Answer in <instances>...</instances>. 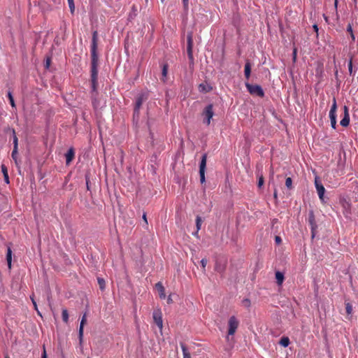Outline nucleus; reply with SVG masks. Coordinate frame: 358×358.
Returning a JSON list of instances; mask_svg holds the SVG:
<instances>
[{
  "label": "nucleus",
  "mask_w": 358,
  "mask_h": 358,
  "mask_svg": "<svg viewBox=\"0 0 358 358\" xmlns=\"http://www.w3.org/2000/svg\"><path fill=\"white\" fill-rule=\"evenodd\" d=\"M97 41L98 32L94 31L92 33V45H91V83L92 91H96L97 79H98V62L99 57L97 55Z\"/></svg>",
  "instance_id": "f257e3e1"
},
{
  "label": "nucleus",
  "mask_w": 358,
  "mask_h": 358,
  "mask_svg": "<svg viewBox=\"0 0 358 358\" xmlns=\"http://www.w3.org/2000/svg\"><path fill=\"white\" fill-rule=\"evenodd\" d=\"M214 115L213 105L209 103L203 110L201 116L203 117V122L208 126L210 124L211 119Z\"/></svg>",
  "instance_id": "f03ea898"
},
{
  "label": "nucleus",
  "mask_w": 358,
  "mask_h": 358,
  "mask_svg": "<svg viewBox=\"0 0 358 358\" xmlns=\"http://www.w3.org/2000/svg\"><path fill=\"white\" fill-rule=\"evenodd\" d=\"M245 87L251 94L257 95L259 97H263L264 96L262 87L259 85H252L249 83H245Z\"/></svg>",
  "instance_id": "7ed1b4c3"
},
{
  "label": "nucleus",
  "mask_w": 358,
  "mask_h": 358,
  "mask_svg": "<svg viewBox=\"0 0 358 358\" xmlns=\"http://www.w3.org/2000/svg\"><path fill=\"white\" fill-rule=\"evenodd\" d=\"M308 224L310 227L311 230V237L314 238L316 235L317 224L315 221V217L314 215V211L313 210H309L308 212Z\"/></svg>",
  "instance_id": "20e7f679"
},
{
  "label": "nucleus",
  "mask_w": 358,
  "mask_h": 358,
  "mask_svg": "<svg viewBox=\"0 0 358 358\" xmlns=\"http://www.w3.org/2000/svg\"><path fill=\"white\" fill-rule=\"evenodd\" d=\"M336 100L335 98L333 99V103L329 111V118L331 121V127L335 129L336 128Z\"/></svg>",
  "instance_id": "39448f33"
},
{
  "label": "nucleus",
  "mask_w": 358,
  "mask_h": 358,
  "mask_svg": "<svg viewBox=\"0 0 358 358\" xmlns=\"http://www.w3.org/2000/svg\"><path fill=\"white\" fill-rule=\"evenodd\" d=\"M239 322L235 316L229 317L228 321V336H233L238 329Z\"/></svg>",
  "instance_id": "423d86ee"
},
{
  "label": "nucleus",
  "mask_w": 358,
  "mask_h": 358,
  "mask_svg": "<svg viewBox=\"0 0 358 358\" xmlns=\"http://www.w3.org/2000/svg\"><path fill=\"white\" fill-rule=\"evenodd\" d=\"M207 155L203 154L199 164L200 182L203 184L206 181L205 171L206 167Z\"/></svg>",
  "instance_id": "0eeeda50"
},
{
  "label": "nucleus",
  "mask_w": 358,
  "mask_h": 358,
  "mask_svg": "<svg viewBox=\"0 0 358 358\" xmlns=\"http://www.w3.org/2000/svg\"><path fill=\"white\" fill-rule=\"evenodd\" d=\"M147 99V95L145 94H139L136 100L135 107L134 109V115L138 116L140 108L143 103V101Z\"/></svg>",
  "instance_id": "6e6552de"
},
{
  "label": "nucleus",
  "mask_w": 358,
  "mask_h": 358,
  "mask_svg": "<svg viewBox=\"0 0 358 358\" xmlns=\"http://www.w3.org/2000/svg\"><path fill=\"white\" fill-rule=\"evenodd\" d=\"M187 55L190 61L193 62L194 57H193V35L192 32H189L187 35Z\"/></svg>",
  "instance_id": "1a4fd4ad"
},
{
  "label": "nucleus",
  "mask_w": 358,
  "mask_h": 358,
  "mask_svg": "<svg viewBox=\"0 0 358 358\" xmlns=\"http://www.w3.org/2000/svg\"><path fill=\"white\" fill-rule=\"evenodd\" d=\"M315 186L317 189V194H318L320 201L322 203H325V201H324L325 188L317 178H316L315 180Z\"/></svg>",
  "instance_id": "9d476101"
},
{
  "label": "nucleus",
  "mask_w": 358,
  "mask_h": 358,
  "mask_svg": "<svg viewBox=\"0 0 358 358\" xmlns=\"http://www.w3.org/2000/svg\"><path fill=\"white\" fill-rule=\"evenodd\" d=\"M153 320L157 327L162 329L163 327V321H162V314L160 309H157L154 310L153 314Z\"/></svg>",
  "instance_id": "9b49d317"
},
{
  "label": "nucleus",
  "mask_w": 358,
  "mask_h": 358,
  "mask_svg": "<svg viewBox=\"0 0 358 358\" xmlns=\"http://www.w3.org/2000/svg\"><path fill=\"white\" fill-rule=\"evenodd\" d=\"M87 315L85 313L81 319L79 330H78V338H79V344L80 346L83 345V331H84V325L87 322Z\"/></svg>",
  "instance_id": "f8f14e48"
},
{
  "label": "nucleus",
  "mask_w": 358,
  "mask_h": 358,
  "mask_svg": "<svg viewBox=\"0 0 358 358\" xmlns=\"http://www.w3.org/2000/svg\"><path fill=\"white\" fill-rule=\"evenodd\" d=\"M350 124V115H349V109L347 106H343V117L340 122V124L342 127H346Z\"/></svg>",
  "instance_id": "ddd939ff"
},
{
  "label": "nucleus",
  "mask_w": 358,
  "mask_h": 358,
  "mask_svg": "<svg viewBox=\"0 0 358 358\" xmlns=\"http://www.w3.org/2000/svg\"><path fill=\"white\" fill-rule=\"evenodd\" d=\"M324 72V64L321 61L316 62L315 75L317 77H322Z\"/></svg>",
  "instance_id": "4468645a"
},
{
  "label": "nucleus",
  "mask_w": 358,
  "mask_h": 358,
  "mask_svg": "<svg viewBox=\"0 0 358 358\" xmlns=\"http://www.w3.org/2000/svg\"><path fill=\"white\" fill-rule=\"evenodd\" d=\"M155 287L159 292V298L164 299L166 298L165 289L161 282H158L155 285Z\"/></svg>",
  "instance_id": "2eb2a0df"
},
{
  "label": "nucleus",
  "mask_w": 358,
  "mask_h": 358,
  "mask_svg": "<svg viewBox=\"0 0 358 358\" xmlns=\"http://www.w3.org/2000/svg\"><path fill=\"white\" fill-rule=\"evenodd\" d=\"M74 150L73 148H71L65 155L66 157V164H69L70 162L73 160L74 157Z\"/></svg>",
  "instance_id": "dca6fc26"
},
{
  "label": "nucleus",
  "mask_w": 358,
  "mask_h": 358,
  "mask_svg": "<svg viewBox=\"0 0 358 358\" xmlns=\"http://www.w3.org/2000/svg\"><path fill=\"white\" fill-rule=\"evenodd\" d=\"M275 279H276V282L278 284V285L280 286L282 285L283 281H284V279H285V277H284V273L278 271L275 272Z\"/></svg>",
  "instance_id": "f3484780"
},
{
  "label": "nucleus",
  "mask_w": 358,
  "mask_h": 358,
  "mask_svg": "<svg viewBox=\"0 0 358 358\" xmlns=\"http://www.w3.org/2000/svg\"><path fill=\"white\" fill-rule=\"evenodd\" d=\"M244 73H245V77L247 79H249L250 77V73H251V64L248 60L246 61L245 64Z\"/></svg>",
  "instance_id": "a211bd4d"
},
{
  "label": "nucleus",
  "mask_w": 358,
  "mask_h": 358,
  "mask_svg": "<svg viewBox=\"0 0 358 358\" xmlns=\"http://www.w3.org/2000/svg\"><path fill=\"white\" fill-rule=\"evenodd\" d=\"M6 261H7V263H8V268H11L12 250H11L10 247H8V248H7Z\"/></svg>",
  "instance_id": "6ab92c4d"
},
{
  "label": "nucleus",
  "mask_w": 358,
  "mask_h": 358,
  "mask_svg": "<svg viewBox=\"0 0 358 358\" xmlns=\"http://www.w3.org/2000/svg\"><path fill=\"white\" fill-rule=\"evenodd\" d=\"M201 224H202V219L200 216L197 215L196 217V231L193 233L194 236H196L198 235L199 231L201 229Z\"/></svg>",
  "instance_id": "aec40b11"
},
{
  "label": "nucleus",
  "mask_w": 358,
  "mask_h": 358,
  "mask_svg": "<svg viewBox=\"0 0 358 358\" xmlns=\"http://www.w3.org/2000/svg\"><path fill=\"white\" fill-rule=\"evenodd\" d=\"M211 90H212V87L208 85L201 83L199 85V90L200 92H208Z\"/></svg>",
  "instance_id": "412c9836"
},
{
  "label": "nucleus",
  "mask_w": 358,
  "mask_h": 358,
  "mask_svg": "<svg viewBox=\"0 0 358 358\" xmlns=\"http://www.w3.org/2000/svg\"><path fill=\"white\" fill-rule=\"evenodd\" d=\"M180 347L183 354V358H191L190 353L189 352L186 345L183 343H180Z\"/></svg>",
  "instance_id": "4be33fe9"
},
{
  "label": "nucleus",
  "mask_w": 358,
  "mask_h": 358,
  "mask_svg": "<svg viewBox=\"0 0 358 358\" xmlns=\"http://www.w3.org/2000/svg\"><path fill=\"white\" fill-rule=\"evenodd\" d=\"M1 168V171L3 174L4 180L6 184H8L9 183V177H8V174L7 168L4 164H2Z\"/></svg>",
  "instance_id": "5701e85b"
},
{
  "label": "nucleus",
  "mask_w": 358,
  "mask_h": 358,
  "mask_svg": "<svg viewBox=\"0 0 358 358\" xmlns=\"http://www.w3.org/2000/svg\"><path fill=\"white\" fill-rule=\"evenodd\" d=\"M13 138V148L18 149V139L14 129H10Z\"/></svg>",
  "instance_id": "b1692460"
},
{
  "label": "nucleus",
  "mask_w": 358,
  "mask_h": 358,
  "mask_svg": "<svg viewBox=\"0 0 358 358\" xmlns=\"http://www.w3.org/2000/svg\"><path fill=\"white\" fill-rule=\"evenodd\" d=\"M279 343L282 346L286 348L289 345L290 341L288 337H282L281 339L280 340Z\"/></svg>",
  "instance_id": "393cba45"
},
{
  "label": "nucleus",
  "mask_w": 358,
  "mask_h": 358,
  "mask_svg": "<svg viewBox=\"0 0 358 358\" xmlns=\"http://www.w3.org/2000/svg\"><path fill=\"white\" fill-rule=\"evenodd\" d=\"M62 316L64 322L67 323L69 321V313L66 308L62 310Z\"/></svg>",
  "instance_id": "a878e982"
},
{
  "label": "nucleus",
  "mask_w": 358,
  "mask_h": 358,
  "mask_svg": "<svg viewBox=\"0 0 358 358\" xmlns=\"http://www.w3.org/2000/svg\"><path fill=\"white\" fill-rule=\"evenodd\" d=\"M8 97L9 99V101H10V103L12 108H15L16 107V106H15V103L12 92L10 91H8Z\"/></svg>",
  "instance_id": "bb28decb"
},
{
  "label": "nucleus",
  "mask_w": 358,
  "mask_h": 358,
  "mask_svg": "<svg viewBox=\"0 0 358 358\" xmlns=\"http://www.w3.org/2000/svg\"><path fill=\"white\" fill-rule=\"evenodd\" d=\"M97 281L101 290H103L106 287L105 280L103 278H98Z\"/></svg>",
  "instance_id": "cd10ccee"
},
{
  "label": "nucleus",
  "mask_w": 358,
  "mask_h": 358,
  "mask_svg": "<svg viewBox=\"0 0 358 358\" xmlns=\"http://www.w3.org/2000/svg\"><path fill=\"white\" fill-rule=\"evenodd\" d=\"M285 185L287 189H292V180L290 177H288L286 178Z\"/></svg>",
  "instance_id": "c85d7f7f"
},
{
  "label": "nucleus",
  "mask_w": 358,
  "mask_h": 358,
  "mask_svg": "<svg viewBox=\"0 0 358 358\" xmlns=\"http://www.w3.org/2000/svg\"><path fill=\"white\" fill-rule=\"evenodd\" d=\"M241 303H242V305L247 308H249L251 306L250 300L248 298L243 299Z\"/></svg>",
  "instance_id": "c756f323"
},
{
  "label": "nucleus",
  "mask_w": 358,
  "mask_h": 358,
  "mask_svg": "<svg viewBox=\"0 0 358 358\" xmlns=\"http://www.w3.org/2000/svg\"><path fill=\"white\" fill-rule=\"evenodd\" d=\"M68 4L71 10V13L73 14L75 10V4H74V0H67Z\"/></svg>",
  "instance_id": "7c9ffc66"
},
{
  "label": "nucleus",
  "mask_w": 358,
  "mask_h": 358,
  "mask_svg": "<svg viewBox=\"0 0 358 358\" xmlns=\"http://www.w3.org/2000/svg\"><path fill=\"white\" fill-rule=\"evenodd\" d=\"M346 313L348 315H351L352 313V306L350 303L345 304Z\"/></svg>",
  "instance_id": "2f4dec72"
},
{
  "label": "nucleus",
  "mask_w": 358,
  "mask_h": 358,
  "mask_svg": "<svg viewBox=\"0 0 358 358\" xmlns=\"http://www.w3.org/2000/svg\"><path fill=\"white\" fill-rule=\"evenodd\" d=\"M162 76L164 78H166L167 76V73H168V64H165L163 65V67H162Z\"/></svg>",
  "instance_id": "473e14b6"
},
{
  "label": "nucleus",
  "mask_w": 358,
  "mask_h": 358,
  "mask_svg": "<svg viewBox=\"0 0 358 358\" xmlns=\"http://www.w3.org/2000/svg\"><path fill=\"white\" fill-rule=\"evenodd\" d=\"M347 31L350 34V36L352 41H355V35L353 34L352 28L350 24H349L347 27Z\"/></svg>",
  "instance_id": "72a5a7b5"
},
{
  "label": "nucleus",
  "mask_w": 358,
  "mask_h": 358,
  "mask_svg": "<svg viewBox=\"0 0 358 358\" xmlns=\"http://www.w3.org/2000/svg\"><path fill=\"white\" fill-rule=\"evenodd\" d=\"M17 150H18V149L13 148L12 153H11V157L15 162H17Z\"/></svg>",
  "instance_id": "f704fd0d"
},
{
  "label": "nucleus",
  "mask_w": 358,
  "mask_h": 358,
  "mask_svg": "<svg viewBox=\"0 0 358 358\" xmlns=\"http://www.w3.org/2000/svg\"><path fill=\"white\" fill-rule=\"evenodd\" d=\"M185 10H188L189 8V0H182Z\"/></svg>",
  "instance_id": "c9c22d12"
},
{
  "label": "nucleus",
  "mask_w": 358,
  "mask_h": 358,
  "mask_svg": "<svg viewBox=\"0 0 358 358\" xmlns=\"http://www.w3.org/2000/svg\"><path fill=\"white\" fill-rule=\"evenodd\" d=\"M31 299L32 301V303H33L35 310L37 311L38 314L41 316V313L38 310L37 304H36V302L35 301V300L34 299V297L31 296Z\"/></svg>",
  "instance_id": "e433bc0d"
},
{
  "label": "nucleus",
  "mask_w": 358,
  "mask_h": 358,
  "mask_svg": "<svg viewBox=\"0 0 358 358\" xmlns=\"http://www.w3.org/2000/svg\"><path fill=\"white\" fill-rule=\"evenodd\" d=\"M201 264L203 270L205 271V268H206V264H207V259H202L201 260Z\"/></svg>",
  "instance_id": "4c0bfd02"
},
{
  "label": "nucleus",
  "mask_w": 358,
  "mask_h": 358,
  "mask_svg": "<svg viewBox=\"0 0 358 358\" xmlns=\"http://www.w3.org/2000/svg\"><path fill=\"white\" fill-rule=\"evenodd\" d=\"M348 70H349L350 73L351 74L352 72V59H350L349 61V63H348Z\"/></svg>",
  "instance_id": "58836bf2"
},
{
  "label": "nucleus",
  "mask_w": 358,
  "mask_h": 358,
  "mask_svg": "<svg viewBox=\"0 0 358 358\" xmlns=\"http://www.w3.org/2000/svg\"><path fill=\"white\" fill-rule=\"evenodd\" d=\"M263 184H264V178L262 176H261L258 180V187H261L263 185Z\"/></svg>",
  "instance_id": "ea45409f"
},
{
  "label": "nucleus",
  "mask_w": 358,
  "mask_h": 358,
  "mask_svg": "<svg viewBox=\"0 0 358 358\" xmlns=\"http://www.w3.org/2000/svg\"><path fill=\"white\" fill-rule=\"evenodd\" d=\"M292 59L293 62H296V49L294 48L292 52Z\"/></svg>",
  "instance_id": "a19ab883"
},
{
  "label": "nucleus",
  "mask_w": 358,
  "mask_h": 358,
  "mask_svg": "<svg viewBox=\"0 0 358 358\" xmlns=\"http://www.w3.org/2000/svg\"><path fill=\"white\" fill-rule=\"evenodd\" d=\"M41 358H47V354H46V351H45V348L44 345H43V353L41 355Z\"/></svg>",
  "instance_id": "79ce46f5"
},
{
  "label": "nucleus",
  "mask_w": 358,
  "mask_h": 358,
  "mask_svg": "<svg viewBox=\"0 0 358 358\" xmlns=\"http://www.w3.org/2000/svg\"><path fill=\"white\" fill-rule=\"evenodd\" d=\"M50 58H47L46 62H45V68L48 69L49 66H50Z\"/></svg>",
  "instance_id": "37998d69"
},
{
  "label": "nucleus",
  "mask_w": 358,
  "mask_h": 358,
  "mask_svg": "<svg viewBox=\"0 0 358 358\" xmlns=\"http://www.w3.org/2000/svg\"><path fill=\"white\" fill-rule=\"evenodd\" d=\"M143 220H144L145 224L148 225V220H147V217H146L145 213H144L143 215Z\"/></svg>",
  "instance_id": "c03bdc74"
},
{
  "label": "nucleus",
  "mask_w": 358,
  "mask_h": 358,
  "mask_svg": "<svg viewBox=\"0 0 358 358\" xmlns=\"http://www.w3.org/2000/svg\"><path fill=\"white\" fill-rule=\"evenodd\" d=\"M167 303L169 304L170 303H173V300H172V298H171V296L169 295L168 297H167Z\"/></svg>",
  "instance_id": "a18cd8bd"
},
{
  "label": "nucleus",
  "mask_w": 358,
  "mask_h": 358,
  "mask_svg": "<svg viewBox=\"0 0 358 358\" xmlns=\"http://www.w3.org/2000/svg\"><path fill=\"white\" fill-rule=\"evenodd\" d=\"M275 241L277 243H280L281 242V238L280 236H275Z\"/></svg>",
  "instance_id": "49530a36"
},
{
  "label": "nucleus",
  "mask_w": 358,
  "mask_h": 358,
  "mask_svg": "<svg viewBox=\"0 0 358 358\" xmlns=\"http://www.w3.org/2000/svg\"><path fill=\"white\" fill-rule=\"evenodd\" d=\"M353 3L356 9H358V0H353Z\"/></svg>",
  "instance_id": "de8ad7c7"
},
{
  "label": "nucleus",
  "mask_w": 358,
  "mask_h": 358,
  "mask_svg": "<svg viewBox=\"0 0 358 358\" xmlns=\"http://www.w3.org/2000/svg\"><path fill=\"white\" fill-rule=\"evenodd\" d=\"M86 185H87V189L89 190L90 187H89V180L88 179H86Z\"/></svg>",
  "instance_id": "09e8293b"
},
{
  "label": "nucleus",
  "mask_w": 358,
  "mask_h": 358,
  "mask_svg": "<svg viewBox=\"0 0 358 358\" xmlns=\"http://www.w3.org/2000/svg\"><path fill=\"white\" fill-rule=\"evenodd\" d=\"M313 29H314V30H315V31H318L317 25L314 24V25H313Z\"/></svg>",
  "instance_id": "8fccbe9b"
},
{
  "label": "nucleus",
  "mask_w": 358,
  "mask_h": 358,
  "mask_svg": "<svg viewBox=\"0 0 358 358\" xmlns=\"http://www.w3.org/2000/svg\"><path fill=\"white\" fill-rule=\"evenodd\" d=\"M337 4H338V0H335L334 6H335L336 8H337Z\"/></svg>",
  "instance_id": "3c124183"
},
{
  "label": "nucleus",
  "mask_w": 358,
  "mask_h": 358,
  "mask_svg": "<svg viewBox=\"0 0 358 358\" xmlns=\"http://www.w3.org/2000/svg\"><path fill=\"white\" fill-rule=\"evenodd\" d=\"M274 196L277 197V193L276 192H274Z\"/></svg>",
  "instance_id": "603ef678"
},
{
  "label": "nucleus",
  "mask_w": 358,
  "mask_h": 358,
  "mask_svg": "<svg viewBox=\"0 0 358 358\" xmlns=\"http://www.w3.org/2000/svg\"><path fill=\"white\" fill-rule=\"evenodd\" d=\"M5 358H9V357H8V355H6V356L5 357Z\"/></svg>",
  "instance_id": "864d4df0"
},
{
  "label": "nucleus",
  "mask_w": 358,
  "mask_h": 358,
  "mask_svg": "<svg viewBox=\"0 0 358 358\" xmlns=\"http://www.w3.org/2000/svg\"><path fill=\"white\" fill-rule=\"evenodd\" d=\"M164 0H161L162 2H163Z\"/></svg>",
  "instance_id": "5fc2aeb1"
},
{
  "label": "nucleus",
  "mask_w": 358,
  "mask_h": 358,
  "mask_svg": "<svg viewBox=\"0 0 358 358\" xmlns=\"http://www.w3.org/2000/svg\"><path fill=\"white\" fill-rule=\"evenodd\" d=\"M146 1H148V0H145Z\"/></svg>",
  "instance_id": "6e6d98bb"
},
{
  "label": "nucleus",
  "mask_w": 358,
  "mask_h": 358,
  "mask_svg": "<svg viewBox=\"0 0 358 358\" xmlns=\"http://www.w3.org/2000/svg\"><path fill=\"white\" fill-rule=\"evenodd\" d=\"M88 358H90V357H88Z\"/></svg>",
  "instance_id": "4d7b16f0"
}]
</instances>
